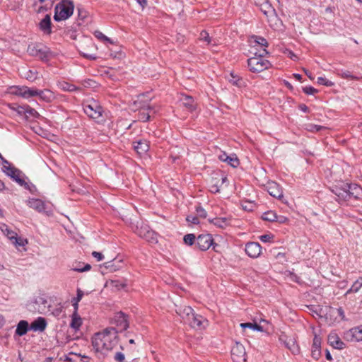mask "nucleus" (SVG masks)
<instances>
[{
    "mask_svg": "<svg viewBox=\"0 0 362 362\" xmlns=\"http://www.w3.org/2000/svg\"><path fill=\"white\" fill-rule=\"evenodd\" d=\"M111 324L115 325V327H110L104 329L101 332L95 333L98 337H107L110 339H116L119 337L117 334L126 330L129 327V322L127 315L122 313H117L111 320Z\"/></svg>",
    "mask_w": 362,
    "mask_h": 362,
    "instance_id": "f257e3e1",
    "label": "nucleus"
},
{
    "mask_svg": "<svg viewBox=\"0 0 362 362\" xmlns=\"http://www.w3.org/2000/svg\"><path fill=\"white\" fill-rule=\"evenodd\" d=\"M240 326L245 330L248 328L254 332L270 333L273 332V326L272 323L266 320L262 314H257L253 316L251 322L241 323Z\"/></svg>",
    "mask_w": 362,
    "mask_h": 362,
    "instance_id": "f03ea898",
    "label": "nucleus"
},
{
    "mask_svg": "<svg viewBox=\"0 0 362 362\" xmlns=\"http://www.w3.org/2000/svg\"><path fill=\"white\" fill-rule=\"evenodd\" d=\"M262 54L247 59V66L250 71L254 73L261 72L271 67L269 61L264 59V56L268 54V52L264 49Z\"/></svg>",
    "mask_w": 362,
    "mask_h": 362,
    "instance_id": "7ed1b4c3",
    "label": "nucleus"
},
{
    "mask_svg": "<svg viewBox=\"0 0 362 362\" xmlns=\"http://www.w3.org/2000/svg\"><path fill=\"white\" fill-rule=\"evenodd\" d=\"M74 6L72 1L64 0L59 3L54 8V19L56 21H64L69 18L74 12Z\"/></svg>",
    "mask_w": 362,
    "mask_h": 362,
    "instance_id": "20e7f679",
    "label": "nucleus"
},
{
    "mask_svg": "<svg viewBox=\"0 0 362 362\" xmlns=\"http://www.w3.org/2000/svg\"><path fill=\"white\" fill-rule=\"evenodd\" d=\"M27 51L30 55L37 57L45 62L48 61L52 56L49 49L42 45H30Z\"/></svg>",
    "mask_w": 362,
    "mask_h": 362,
    "instance_id": "39448f33",
    "label": "nucleus"
},
{
    "mask_svg": "<svg viewBox=\"0 0 362 362\" xmlns=\"http://www.w3.org/2000/svg\"><path fill=\"white\" fill-rule=\"evenodd\" d=\"M84 112L90 118L98 119L102 117L103 107L99 103L92 100L83 105Z\"/></svg>",
    "mask_w": 362,
    "mask_h": 362,
    "instance_id": "423d86ee",
    "label": "nucleus"
},
{
    "mask_svg": "<svg viewBox=\"0 0 362 362\" xmlns=\"http://www.w3.org/2000/svg\"><path fill=\"white\" fill-rule=\"evenodd\" d=\"M151 97L148 94H141L137 96L136 100L133 103V107L136 110H151L153 111V106L151 105Z\"/></svg>",
    "mask_w": 362,
    "mask_h": 362,
    "instance_id": "0eeeda50",
    "label": "nucleus"
},
{
    "mask_svg": "<svg viewBox=\"0 0 362 362\" xmlns=\"http://www.w3.org/2000/svg\"><path fill=\"white\" fill-rule=\"evenodd\" d=\"M231 356L233 362H246V351L245 346L240 341H236L231 349Z\"/></svg>",
    "mask_w": 362,
    "mask_h": 362,
    "instance_id": "6e6552de",
    "label": "nucleus"
},
{
    "mask_svg": "<svg viewBox=\"0 0 362 362\" xmlns=\"http://www.w3.org/2000/svg\"><path fill=\"white\" fill-rule=\"evenodd\" d=\"M348 183H341L334 186L332 192L337 196V200L339 204L349 201Z\"/></svg>",
    "mask_w": 362,
    "mask_h": 362,
    "instance_id": "1a4fd4ad",
    "label": "nucleus"
},
{
    "mask_svg": "<svg viewBox=\"0 0 362 362\" xmlns=\"http://www.w3.org/2000/svg\"><path fill=\"white\" fill-rule=\"evenodd\" d=\"M213 238L211 234H201L196 240L197 247L202 251L207 250L211 245H213Z\"/></svg>",
    "mask_w": 362,
    "mask_h": 362,
    "instance_id": "9d476101",
    "label": "nucleus"
},
{
    "mask_svg": "<svg viewBox=\"0 0 362 362\" xmlns=\"http://www.w3.org/2000/svg\"><path fill=\"white\" fill-rule=\"evenodd\" d=\"M136 233L142 238L145 239L146 241L153 243H157V234L150 230L146 226H141L140 228H137Z\"/></svg>",
    "mask_w": 362,
    "mask_h": 362,
    "instance_id": "9b49d317",
    "label": "nucleus"
},
{
    "mask_svg": "<svg viewBox=\"0 0 362 362\" xmlns=\"http://www.w3.org/2000/svg\"><path fill=\"white\" fill-rule=\"evenodd\" d=\"M187 324L194 329L202 330L209 325V321L203 316L194 313Z\"/></svg>",
    "mask_w": 362,
    "mask_h": 362,
    "instance_id": "f8f14e48",
    "label": "nucleus"
},
{
    "mask_svg": "<svg viewBox=\"0 0 362 362\" xmlns=\"http://www.w3.org/2000/svg\"><path fill=\"white\" fill-rule=\"evenodd\" d=\"M245 251L249 257L252 258H257L262 252V247L258 243H247L245 245Z\"/></svg>",
    "mask_w": 362,
    "mask_h": 362,
    "instance_id": "ddd939ff",
    "label": "nucleus"
},
{
    "mask_svg": "<svg viewBox=\"0 0 362 362\" xmlns=\"http://www.w3.org/2000/svg\"><path fill=\"white\" fill-rule=\"evenodd\" d=\"M53 6L52 0H42V1H34L33 7L37 13H43L51 10Z\"/></svg>",
    "mask_w": 362,
    "mask_h": 362,
    "instance_id": "4468645a",
    "label": "nucleus"
},
{
    "mask_svg": "<svg viewBox=\"0 0 362 362\" xmlns=\"http://www.w3.org/2000/svg\"><path fill=\"white\" fill-rule=\"evenodd\" d=\"M175 310L177 314L180 315L186 323L191 320L194 314L193 309L186 305L177 306Z\"/></svg>",
    "mask_w": 362,
    "mask_h": 362,
    "instance_id": "2eb2a0df",
    "label": "nucleus"
},
{
    "mask_svg": "<svg viewBox=\"0 0 362 362\" xmlns=\"http://www.w3.org/2000/svg\"><path fill=\"white\" fill-rule=\"evenodd\" d=\"M33 89L27 86H12L10 88L9 93L13 95L21 96L24 98H30L33 95Z\"/></svg>",
    "mask_w": 362,
    "mask_h": 362,
    "instance_id": "dca6fc26",
    "label": "nucleus"
},
{
    "mask_svg": "<svg viewBox=\"0 0 362 362\" xmlns=\"http://www.w3.org/2000/svg\"><path fill=\"white\" fill-rule=\"evenodd\" d=\"M266 187L271 196L278 199H281L283 197L282 189L276 182H269Z\"/></svg>",
    "mask_w": 362,
    "mask_h": 362,
    "instance_id": "f3484780",
    "label": "nucleus"
},
{
    "mask_svg": "<svg viewBox=\"0 0 362 362\" xmlns=\"http://www.w3.org/2000/svg\"><path fill=\"white\" fill-rule=\"evenodd\" d=\"M349 200L351 198L359 199L362 197V188L356 184L348 183Z\"/></svg>",
    "mask_w": 362,
    "mask_h": 362,
    "instance_id": "a211bd4d",
    "label": "nucleus"
},
{
    "mask_svg": "<svg viewBox=\"0 0 362 362\" xmlns=\"http://www.w3.org/2000/svg\"><path fill=\"white\" fill-rule=\"evenodd\" d=\"M32 93H33L32 97L37 95L40 98V99L46 101V102H50L54 99V93L48 89H45L43 90L33 89Z\"/></svg>",
    "mask_w": 362,
    "mask_h": 362,
    "instance_id": "6ab92c4d",
    "label": "nucleus"
},
{
    "mask_svg": "<svg viewBox=\"0 0 362 362\" xmlns=\"http://www.w3.org/2000/svg\"><path fill=\"white\" fill-rule=\"evenodd\" d=\"M8 168H6V170H4V173L20 185H23L25 184V181L20 177V170L13 166H8Z\"/></svg>",
    "mask_w": 362,
    "mask_h": 362,
    "instance_id": "aec40b11",
    "label": "nucleus"
},
{
    "mask_svg": "<svg viewBox=\"0 0 362 362\" xmlns=\"http://www.w3.org/2000/svg\"><path fill=\"white\" fill-rule=\"evenodd\" d=\"M47 321L44 317H39L30 325V329L35 332H42L47 327Z\"/></svg>",
    "mask_w": 362,
    "mask_h": 362,
    "instance_id": "412c9836",
    "label": "nucleus"
},
{
    "mask_svg": "<svg viewBox=\"0 0 362 362\" xmlns=\"http://www.w3.org/2000/svg\"><path fill=\"white\" fill-rule=\"evenodd\" d=\"M344 337L351 339H362V325L350 329L345 333Z\"/></svg>",
    "mask_w": 362,
    "mask_h": 362,
    "instance_id": "4be33fe9",
    "label": "nucleus"
},
{
    "mask_svg": "<svg viewBox=\"0 0 362 362\" xmlns=\"http://www.w3.org/2000/svg\"><path fill=\"white\" fill-rule=\"evenodd\" d=\"M182 104L190 112L196 109L197 104L192 97L187 95H182L180 98Z\"/></svg>",
    "mask_w": 362,
    "mask_h": 362,
    "instance_id": "5701e85b",
    "label": "nucleus"
},
{
    "mask_svg": "<svg viewBox=\"0 0 362 362\" xmlns=\"http://www.w3.org/2000/svg\"><path fill=\"white\" fill-rule=\"evenodd\" d=\"M133 144L134 150L141 156L145 154L149 149V145L146 140H139Z\"/></svg>",
    "mask_w": 362,
    "mask_h": 362,
    "instance_id": "b1692460",
    "label": "nucleus"
},
{
    "mask_svg": "<svg viewBox=\"0 0 362 362\" xmlns=\"http://www.w3.org/2000/svg\"><path fill=\"white\" fill-rule=\"evenodd\" d=\"M27 204L30 208H32L38 212L45 211V204L41 199H30L28 200Z\"/></svg>",
    "mask_w": 362,
    "mask_h": 362,
    "instance_id": "393cba45",
    "label": "nucleus"
},
{
    "mask_svg": "<svg viewBox=\"0 0 362 362\" xmlns=\"http://www.w3.org/2000/svg\"><path fill=\"white\" fill-rule=\"evenodd\" d=\"M50 15L47 14L39 23L40 29L45 33L49 35L52 33Z\"/></svg>",
    "mask_w": 362,
    "mask_h": 362,
    "instance_id": "a878e982",
    "label": "nucleus"
},
{
    "mask_svg": "<svg viewBox=\"0 0 362 362\" xmlns=\"http://www.w3.org/2000/svg\"><path fill=\"white\" fill-rule=\"evenodd\" d=\"M30 329V325L26 320H21L16 327L15 334L18 337H22Z\"/></svg>",
    "mask_w": 362,
    "mask_h": 362,
    "instance_id": "bb28decb",
    "label": "nucleus"
},
{
    "mask_svg": "<svg viewBox=\"0 0 362 362\" xmlns=\"http://www.w3.org/2000/svg\"><path fill=\"white\" fill-rule=\"evenodd\" d=\"M35 303L38 305L37 311L40 313H45L48 310V307L47 306V300L44 297H37L35 300Z\"/></svg>",
    "mask_w": 362,
    "mask_h": 362,
    "instance_id": "cd10ccee",
    "label": "nucleus"
},
{
    "mask_svg": "<svg viewBox=\"0 0 362 362\" xmlns=\"http://www.w3.org/2000/svg\"><path fill=\"white\" fill-rule=\"evenodd\" d=\"M21 75L30 81H34L38 78V73L33 69H23Z\"/></svg>",
    "mask_w": 362,
    "mask_h": 362,
    "instance_id": "c85d7f7f",
    "label": "nucleus"
},
{
    "mask_svg": "<svg viewBox=\"0 0 362 362\" xmlns=\"http://www.w3.org/2000/svg\"><path fill=\"white\" fill-rule=\"evenodd\" d=\"M282 342L293 354H299L300 348L296 341H282Z\"/></svg>",
    "mask_w": 362,
    "mask_h": 362,
    "instance_id": "c756f323",
    "label": "nucleus"
},
{
    "mask_svg": "<svg viewBox=\"0 0 362 362\" xmlns=\"http://www.w3.org/2000/svg\"><path fill=\"white\" fill-rule=\"evenodd\" d=\"M139 112V120L141 122H147L152 115L156 113V110L153 108V111L151 110H138Z\"/></svg>",
    "mask_w": 362,
    "mask_h": 362,
    "instance_id": "7c9ffc66",
    "label": "nucleus"
},
{
    "mask_svg": "<svg viewBox=\"0 0 362 362\" xmlns=\"http://www.w3.org/2000/svg\"><path fill=\"white\" fill-rule=\"evenodd\" d=\"M320 346V341H313L312 348V357L314 359H318L321 355Z\"/></svg>",
    "mask_w": 362,
    "mask_h": 362,
    "instance_id": "2f4dec72",
    "label": "nucleus"
},
{
    "mask_svg": "<svg viewBox=\"0 0 362 362\" xmlns=\"http://www.w3.org/2000/svg\"><path fill=\"white\" fill-rule=\"evenodd\" d=\"M209 221L216 226L221 228H223L228 225V221L226 218H215Z\"/></svg>",
    "mask_w": 362,
    "mask_h": 362,
    "instance_id": "473e14b6",
    "label": "nucleus"
},
{
    "mask_svg": "<svg viewBox=\"0 0 362 362\" xmlns=\"http://www.w3.org/2000/svg\"><path fill=\"white\" fill-rule=\"evenodd\" d=\"M328 310H329V311H328V313H326V315H327L329 314L330 316H332V315H335L336 314H337L341 317V320H345L344 312L341 308H334L329 307Z\"/></svg>",
    "mask_w": 362,
    "mask_h": 362,
    "instance_id": "72a5a7b5",
    "label": "nucleus"
},
{
    "mask_svg": "<svg viewBox=\"0 0 362 362\" xmlns=\"http://www.w3.org/2000/svg\"><path fill=\"white\" fill-rule=\"evenodd\" d=\"M58 86L59 87L60 89L64 90V91H69V92L75 91L78 89L76 86L69 83L65 81L59 82L58 83Z\"/></svg>",
    "mask_w": 362,
    "mask_h": 362,
    "instance_id": "f704fd0d",
    "label": "nucleus"
},
{
    "mask_svg": "<svg viewBox=\"0 0 362 362\" xmlns=\"http://www.w3.org/2000/svg\"><path fill=\"white\" fill-rule=\"evenodd\" d=\"M362 286V277L358 278L351 286V287L346 291V295L351 293H356Z\"/></svg>",
    "mask_w": 362,
    "mask_h": 362,
    "instance_id": "c9c22d12",
    "label": "nucleus"
},
{
    "mask_svg": "<svg viewBox=\"0 0 362 362\" xmlns=\"http://www.w3.org/2000/svg\"><path fill=\"white\" fill-rule=\"evenodd\" d=\"M262 217L263 220L267 221H275L277 218L276 214L272 211H269L264 213Z\"/></svg>",
    "mask_w": 362,
    "mask_h": 362,
    "instance_id": "e433bc0d",
    "label": "nucleus"
},
{
    "mask_svg": "<svg viewBox=\"0 0 362 362\" xmlns=\"http://www.w3.org/2000/svg\"><path fill=\"white\" fill-rule=\"evenodd\" d=\"M252 39L254 40V42L257 45H260L261 47H267L268 42L267 40L260 36H252Z\"/></svg>",
    "mask_w": 362,
    "mask_h": 362,
    "instance_id": "4c0bfd02",
    "label": "nucleus"
},
{
    "mask_svg": "<svg viewBox=\"0 0 362 362\" xmlns=\"http://www.w3.org/2000/svg\"><path fill=\"white\" fill-rule=\"evenodd\" d=\"M83 267L81 265V263H78L76 267L73 268L74 271L78 272H83L89 271L91 269V266L89 264H83Z\"/></svg>",
    "mask_w": 362,
    "mask_h": 362,
    "instance_id": "58836bf2",
    "label": "nucleus"
},
{
    "mask_svg": "<svg viewBox=\"0 0 362 362\" xmlns=\"http://www.w3.org/2000/svg\"><path fill=\"white\" fill-rule=\"evenodd\" d=\"M196 237L194 234L189 233L184 236V242L186 245H192L195 242Z\"/></svg>",
    "mask_w": 362,
    "mask_h": 362,
    "instance_id": "ea45409f",
    "label": "nucleus"
},
{
    "mask_svg": "<svg viewBox=\"0 0 362 362\" xmlns=\"http://www.w3.org/2000/svg\"><path fill=\"white\" fill-rule=\"evenodd\" d=\"M94 36L103 42H108L110 43H112V40L109 37L105 36L102 32L99 30L94 32Z\"/></svg>",
    "mask_w": 362,
    "mask_h": 362,
    "instance_id": "a19ab883",
    "label": "nucleus"
},
{
    "mask_svg": "<svg viewBox=\"0 0 362 362\" xmlns=\"http://www.w3.org/2000/svg\"><path fill=\"white\" fill-rule=\"evenodd\" d=\"M81 325V320L77 316L76 313L73 314L71 322V327L74 328H78Z\"/></svg>",
    "mask_w": 362,
    "mask_h": 362,
    "instance_id": "79ce46f5",
    "label": "nucleus"
},
{
    "mask_svg": "<svg viewBox=\"0 0 362 362\" xmlns=\"http://www.w3.org/2000/svg\"><path fill=\"white\" fill-rule=\"evenodd\" d=\"M226 162L233 168H236L239 165V160L235 155L229 156Z\"/></svg>",
    "mask_w": 362,
    "mask_h": 362,
    "instance_id": "37998d69",
    "label": "nucleus"
},
{
    "mask_svg": "<svg viewBox=\"0 0 362 362\" xmlns=\"http://www.w3.org/2000/svg\"><path fill=\"white\" fill-rule=\"evenodd\" d=\"M327 128L324 126L316 125L313 124H309L306 127V129L310 132H320L323 129H326Z\"/></svg>",
    "mask_w": 362,
    "mask_h": 362,
    "instance_id": "c03bdc74",
    "label": "nucleus"
},
{
    "mask_svg": "<svg viewBox=\"0 0 362 362\" xmlns=\"http://www.w3.org/2000/svg\"><path fill=\"white\" fill-rule=\"evenodd\" d=\"M25 116L27 117H33L34 118H37L40 117V115L39 113L33 108L29 107V106H27V110H26V112H25Z\"/></svg>",
    "mask_w": 362,
    "mask_h": 362,
    "instance_id": "a18cd8bd",
    "label": "nucleus"
},
{
    "mask_svg": "<svg viewBox=\"0 0 362 362\" xmlns=\"http://www.w3.org/2000/svg\"><path fill=\"white\" fill-rule=\"evenodd\" d=\"M199 40L206 42L208 45L211 44V38L206 30H202L199 35Z\"/></svg>",
    "mask_w": 362,
    "mask_h": 362,
    "instance_id": "49530a36",
    "label": "nucleus"
},
{
    "mask_svg": "<svg viewBox=\"0 0 362 362\" xmlns=\"http://www.w3.org/2000/svg\"><path fill=\"white\" fill-rule=\"evenodd\" d=\"M330 346L334 349H343L345 347V344L343 341H331Z\"/></svg>",
    "mask_w": 362,
    "mask_h": 362,
    "instance_id": "de8ad7c7",
    "label": "nucleus"
},
{
    "mask_svg": "<svg viewBox=\"0 0 362 362\" xmlns=\"http://www.w3.org/2000/svg\"><path fill=\"white\" fill-rule=\"evenodd\" d=\"M317 83L320 85H324L327 87H331V86H334V83L332 81H329L328 79H327L324 77H318Z\"/></svg>",
    "mask_w": 362,
    "mask_h": 362,
    "instance_id": "09e8293b",
    "label": "nucleus"
},
{
    "mask_svg": "<svg viewBox=\"0 0 362 362\" xmlns=\"http://www.w3.org/2000/svg\"><path fill=\"white\" fill-rule=\"evenodd\" d=\"M196 212L198 218L200 217L202 218H205L206 217V211L201 206H198L196 207Z\"/></svg>",
    "mask_w": 362,
    "mask_h": 362,
    "instance_id": "8fccbe9b",
    "label": "nucleus"
},
{
    "mask_svg": "<svg viewBox=\"0 0 362 362\" xmlns=\"http://www.w3.org/2000/svg\"><path fill=\"white\" fill-rule=\"evenodd\" d=\"M105 265V267L109 269L110 272H115L122 267L121 265H115L112 262H106Z\"/></svg>",
    "mask_w": 362,
    "mask_h": 362,
    "instance_id": "3c124183",
    "label": "nucleus"
},
{
    "mask_svg": "<svg viewBox=\"0 0 362 362\" xmlns=\"http://www.w3.org/2000/svg\"><path fill=\"white\" fill-rule=\"evenodd\" d=\"M313 334L314 335L313 339L315 340L321 339L322 338L324 337V336L321 334V330L319 327L313 328Z\"/></svg>",
    "mask_w": 362,
    "mask_h": 362,
    "instance_id": "603ef678",
    "label": "nucleus"
},
{
    "mask_svg": "<svg viewBox=\"0 0 362 362\" xmlns=\"http://www.w3.org/2000/svg\"><path fill=\"white\" fill-rule=\"evenodd\" d=\"M305 93L308 95H313L317 92V90L312 86H306L303 88Z\"/></svg>",
    "mask_w": 362,
    "mask_h": 362,
    "instance_id": "864d4df0",
    "label": "nucleus"
},
{
    "mask_svg": "<svg viewBox=\"0 0 362 362\" xmlns=\"http://www.w3.org/2000/svg\"><path fill=\"white\" fill-rule=\"evenodd\" d=\"M78 16L79 18L84 20L88 16V12L82 8H78Z\"/></svg>",
    "mask_w": 362,
    "mask_h": 362,
    "instance_id": "5fc2aeb1",
    "label": "nucleus"
},
{
    "mask_svg": "<svg viewBox=\"0 0 362 362\" xmlns=\"http://www.w3.org/2000/svg\"><path fill=\"white\" fill-rule=\"evenodd\" d=\"M187 221L193 224H198L199 223V218L197 216H192L189 215L186 218Z\"/></svg>",
    "mask_w": 362,
    "mask_h": 362,
    "instance_id": "6e6d98bb",
    "label": "nucleus"
},
{
    "mask_svg": "<svg viewBox=\"0 0 362 362\" xmlns=\"http://www.w3.org/2000/svg\"><path fill=\"white\" fill-rule=\"evenodd\" d=\"M114 359L117 362H125V356L121 352H117L114 356Z\"/></svg>",
    "mask_w": 362,
    "mask_h": 362,
    "instance_id": "4d7b16f0",
    "label": "nucleus"
},
{
    "mask_svg": "<svg viewBox=\"0 0 362 362\" xmlns=\"http://www.w3.org/2000/svg\"><path fill=\"white\" fill-rule=\"evenodd\" d=\"M220 186L218 185V181L216 182L210 186V192L212 193H218L220 191Z\"/></svg>",
    "mask_w": 362,
    "mask_h": 362,
    "instance_id": "13d9d810",
    "label": "nucleus"
},
{
    "mask_svg": "<svg viewBox=\"0 0 362 362\" xmlns=\"http://www.w3.org/2000/svg\"><path fill=\"white\" fill-rule=\"evenodd\" d=\"M7 230V233H6V235L7 237L11 239V240H13V239H15L16 240H17V238H16V233L11 231V230ZM16 243L20 245H22L23 243H18V241H16Z\"/></svg>",
    "mask_w": 362,
    "mask_h": 362,
    "instance_id": "bf43d9fd",
    "label": "nucleus"
},
{
    "mask_svg": "<svg viewBox=\"0 0 362 362\" xmlns=\"http://www.w3.org/2000/svg\"><path fill=\"white\" fill-rule=\"evenodd\" d=\"M81 55L84 57L86 59H90V60H95L97 59V57L95 54H90L85 52L81 51Z\"/></svg>",
    "mask_w": 362,
    "mask_h": 362,
    "instance_id": "052dcab7",
    "label": "nucleus"
},
{
    "mask_svg": "<svg viewBox=\"0 0 362 362\" xmlns=\"http://www.w3.org/2000/svg\"><path fill=\"white\" fill-rule=\"evenodd\" d=\"M340 75L344 78L358 79L357 77L351 75V73L348 71H343Z\"/></svg>",
    "mask_w": 362,
    "mask_h": 362,
    "instance_id": "680f3d73",
    "label": "nucleus"
},
{
    "mask_svg": "<svg viewBox=\"0 0 362 362\" xmlns=\"http://www.w3.org/2000/svg\"><path fill=\"white\" fill-rule=\"evenodd\" d=\"M273 236L270 234H265V235H262L259 237V239L261 241L264 242V243H268V242H270L271 240L272 239Z\"/></svg>",
    "mask_w": 362,
    "mask_h": 362,
    "instance_id": "e2e57ef3",
    "label": "nucleus"
},
{
    "mask_svg": "<svg viewBox=\"0 0 362 362\" xmlns=\"http://www.w3.org/2000/svg\"><path fill=\"white\" fill-rule=\"evenodd\" d=\"M92 256L96 258L97 261L98 262L103 260L104 258V256L103 255L102 253L95 251H93L92 252Z\"/></svg>",
    "mask_w": 362,
    "mask_h": 362,
    "instance_id": "0e129e2a",
    "label": "nucleus"
},
{
    "mask_svg": "<svg viewBox=\"0 0 362 362\" xmlns=\"http://www.w3.org/2000/svg\"><path fill=\"white\" fill-rule=\"evenodd\" d=\"M83 296V291H82L81 289L77 290V296L74 298L72 300L79 302L82 297Z\"/></svg>",
    "mask_w": 362,
    "mask_h": 362,
    "instance_id": "69168bd1",
    "label": "nucleus"
},
{
    "mask_svg": "<svg viewBox=\"0 0 362 362\" xmlns=\"http://www.w3.org/2000/svg\"><path fill=\"white\" fill-rule=\"evenodd\" d=\"M27 110V106H18L16 111L19 115H25Z\"/></svg>",
    "mask_w": 362,
    "mask_h": 362,
    "instance_id": "338daca9",
    "label": "nucleus"
},
{
    "mask_svg": "<svg viewBox=\"0 0 362 362\" xmlns=\"http://www.w3.org/2000/svg\"><path fill=\"white\" fill-rule=\"evenodd\" d=\"M1 161H2V164H3L2 170L4 172V170H6V168H8V166H12L11 165V163L7 160H6L4 158H3V159H1Z\"/></svg>",
    "mask_w": 362,
    "mask_h": 362,
    "instance_id": "774afa93",
    "label": "nucleus"
}]
</instances>
